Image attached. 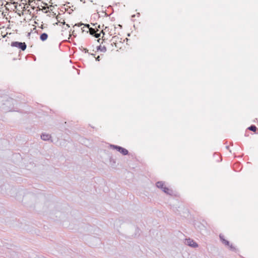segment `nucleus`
I'll list each match as a JSON object with an SVG mask.
<instances>
[{
  "instance_id": "nucleus-1",
  "label": "nucleus",
  "mask_w": 258,
  "mask_h": 258,
  "mask_svg": "<svg viewBox=\"0 0 258 258\" xmlns=\"http://www.w3.org/2000/svg\"><path fill=\"white\" fill-rule=\"evenodd\" d=\"M219 238L222 243L225 245L228 246L230 250L233 251H235L236 250V248L234 246H233L232 244H230L229 241L225 239L223 235L220 234L219 235Z\"/></svg>"
},
{
  "instance_id": "nucleus-2",
  "label": "nucleus",
  "mask_w": 258,
  "mask_h": 258,
  "mask_svg": "<svg viewBox=\"0 0 258 258\" xmlns=\"http://www.w3.org/2000/svg\"><path fill=\"white\" fill-rule=\"evenodd\" d=\"M11 46L12 47H17L22 51H24L27 48V44L25 42H21L19 41L12 42Z\"/></svg>"
},
{
  "instance_id": "nucleus-3",
  "label": "nucleus",
  "mask_w": 258,
  "mask_h": 258,
  "mask_svg": "<svg viewBox=\"0 0 258 258\" xmlns=\"http://www.w3.org/2000/svg\"><path fill=\"white\" fill-rule=\"evenodd\" d=\"M110 147L112 149L116 150L123 155H127L128 154V150L122 147L114 145H111Z\"/></svg>"
},
{
  "instance_id": "nucleus-4",
  "label": "nucleus",
  "mask_w": 258,
  "mask_h": 258,
  "mask_svg": "<svg viewBox=\"0 0 258 258\" xmlns=\"http://www.w3.org/2000/svg\"><path fill=\"white\" fill-rule=\"evenodd\" d=\"M185 244L193 248H196L198 247V244L194 241L193 239L190 238H188L185 239Z\"/></svg>"
},
{
  "instance_id": "nucleus-5",
  "label": "nucleus",
  "mask_w": 258,
  "mask_h": 258,
  "mask_svg": "<svg viewBox=\"0 0 258 258\" xmlns=\"http://www.w3.org/2000/svg\"><path fill=\"white\" fill-rule=\"evenodd\" d=\"M50 138V135L45 133H43L41 135V139L44 141H48Z\"/></svg>"
},
{
  "instance_id": "nucleus-6",
  "label": "nucleus",
  "mask_w": 258,
  "mask_h": 258,
  "mask_svg": "<svg viewBox=\"0 0 258 258\" xmlns=\"http://www.w3.org/2000/svg\"><path fill=\"white\" fill-rule=\"evenodd\" d=\"M48 38V35L46 33H42L40 36V39L41 41H44Z\"/></svg>"
},
{
  "instance_id": "nucleus-7",
  "label": "nucleus",
  "mask_w": 258,
  "mask_h": 258,
  "mask_svg": "<svg viewBox=\"0 0 258 258\" xmlns=\"http://www.w3.org/2000/svg\"><path fill=\"white\" fill-rule=\"evenodd\" d=\"M156 185L158 188H160L161 189H162L165 186L164 182L163 181H158L156 182Z\"/></svg>"
},
{
  "instance_id": "nucleus-8",
  "label": "nucleus",
  "mask_w": 258,
  "mask_h": 258,
  "mask_svg": "<svg viewBox=\"0 0 258 258\" xmlns=\"http://www.w3.org/2000/svg\"><path fill=\"white\" fill-rule=\"evenodd\" d=\"M96 49H97V51H101L102 52H105L106 51V48L105 46H102L101 45H99V46H97V47H96Z\"/></svg>"
},
{
  "instance_id": "nucleus-9",
  "label": "nucleus",
  "mask_w": 258,
  "mask_h": 258,
  "mask_svg": "<svg viewBox=\"0 0 258 258\" xmlns=\"http://www.w3.org/2000/svg\"><path fill=\"white\" fill-rule=\"evenodd\" d=\"M248 129L251 131L255 132L257 130V127H256V126L255 125L252 124V125H251L249 127H248Z\"/></svg>"
},
{
  "instance_id": "nucleus-10",
  "label": "nucleus",
  "mask_w": 258,
  "mask_h": 258,
  "mask_svg": "<svg viewBox=\"0 0 258 258\" xmlns=\"http://www.w3.org/2000/svg\"><path fill=\"white\" fill-rule=\"evenodd\" d=\"M165 191L166 192H164L165 193H166V194L167 195H172V193H173V191L172 189H169V188L168 187H166L165 188Z\"/></svg>"
},
{
  "instance_id": "nucleus-11",
  "label": "nucleus",
  "mask_w": 258,
  "mask_h": 258,
  "mask_svg": "<svg viewBox=\"0 0 258 258\" xmlns=\"http://www.w3.org/2000/svg\"><path fill=\"white\" fill-rule=\"evenodd\" d=\"M101 33H102L103 35H105V32L103 31H102L100 33H98L96 32L95 34L93 35V36H94L96 38H99L100 37Z\"/></svg>"
},
{
  "instance_id": "nucleus-12",
  "label": "nucleus",
  "mask_w": 258,
  "mask_h": 258,
  "mask_svg": "<svg viewBox=\"0 0 258 258\" xmlns=\"http://www.w3.org/2000/svg\"><path fill=\"white\" fill-rule=\"evenodd\" d=\"M89 32L91 35L93 36L96 32V31L95 29L93 28H90L89 29Z\"/></svg>"
},
{
  "instance_id": "nucleus-13",
  "label": "nucleus",
  "mask_w": 258,
  "mask_h": 258,
  "mask_svg": "<svg viewBox=\"0 0 258 258\" xmlns=\"http://www.w3.org/2000/svg\"><path fill=\"white\" fill-rule=\"evenodd\" d=\"M84 25V24H83V23H82V22H80V23H79L76 24L75 26H78V27H80V26H82V25Z\"/></svg>"
},
{
  "instance_id": "nucleus-14",
  "label": "nucleus",
  "mask_w": 258,
  "mask_h": 258,
  "mask_svg": "<svg viewBox=\"0 0 258 258\" xmlns=\"http://www.w3.org/2000/svg\"><path fill=\"white\" fill-rule=\"evenodd\" d=\"M82 51L84 52L85 53L88 52V50L86 48H83L82 49H81Z\"/></svg>"
},
{
  "instance_id": "nucleus-15",
  "label": "nucleus",
  "mask_w": 258,
  "mask_h": 258,
  "mask_svg": "<svg viewBox=\"0 0 258 258\" xmlns=\"http://www.w3.org/2000/svg\"><path fill=\"white\" fill-rule=\"evenodd\" d=\"M84 25L85 26V27L88 28L89 29H90V28H91L90 27V25L89 24H84Z\"/></svg>"
},
{
  "instance_id": "nucleus-16",
  "label": "nucleus",
  "mask_w": 258,
  "mask_h": 258,
  "mask_svg": "<svg viewBox=\"0 0 258 258\" xmlns=\"http://www.w3.org/2000/svg\"><path fill=\"white\" fill-rule=\"evenodd\" d=\"M100 60V57L98 55L97 57H96V60L99 61Z\"/></svg>"
},
{
  "instance_id": "nucleus-17",
  "label": "nucleus",
  "mask_w": 258,
  "mask_h": 258,
  "mask_svg": "<svg viewBox=\"0 0 258 258\" xmlns=\"http://www.w3.org/2000/svg\"><path fill=\"white\" fill-rule=\"evenodd\" d=\"M91 239H92V240H98V241H99L98 238H96L95 237H92Z\"/></svg>"
},
{
  "instance_id": "nucleus-18",
  "label": "nucleus",
  "mask_w": 258,
  "mask_h": 258,
  "mask_svg": "<svg viewBox=\"0 0 258 258\" xmlns=\"http://www.w3.org/2000/svg\"><path fill=\"white\" fill-rule=\"evenodd\" d=\"M167 187H166L165 186H164V187L162 189V190L164 192H166L165 191V188H166Z\"/></svg>"
},
{
  "instance_id": "nucleus-19",
  "label": "nucleus",
  "mask_w": 258,
  "mask_h": 258,
  "mask_svg": "<svg viewBox=\"0 0 258 258\" xmlns=\"http://www.w3.org/2000/svg\"><path fill=\"white\" fill-rule=\"evenodd\" d=\"M63 25H65L66 24V22L64 21V20H63V22H61Z\"/></svg>"
},
{
  "instance_id": "nucleus-20",
  "label": "nucleus",
  "mask_w": 258,
  "mask_h": 258,
  "mask_svg": "<svg viewBox=\"0 0 258 258\" xmlns=\"http://www.w3.org/2000/svg\"><path fill=\"white\" fill-rule=\"evenodd\" d=\"M93 26H96L97 24V23H91Z\"/></svg>"
},
{
  "instance_id": "nucleus-21",
  "label": "nucleus",
  "mask_w": 258,
  "mask_h": 258,
  "mask_svg": "<svg viewBox=\"0 0 258 258\" xmlns=\"http://www.w3.org/2000/svg\"><path fill=\"white\" fill-rule=\"evenodd\" d=\"M40 28L42 29H44V27H43V25H41V26H40Z\"/></svg>"
},
{
  "instance_id": "nucleus-22",
  "label": "nucleus",
  "mask_w": 258,
  "mask_h": 258,
  "mask_svg": "<svg viewBox=\"0 0 258 258\" xmlns=\"http://www.w3.org/2000/svg\"><path fill=\"white\" fill-rule=\"evenodd\" d=\"M137 16H138V17H139V16H140V13H138L137 14Z\"/></svg>"
},
{
  "instance_id": "nucleus-23",
  "label": "nucleus",
  "mask_w": 258,
  "mask_h": 258,
  "mask_svg": "<svg viewBox=\"0 0 258 258\" xmlns=\"http://www.w3.org/2000/svg\"><path fill=\"white\" fill-rule=\"evenodd\" d=\"M66 26H67V27H68V28H69V27H70V25H69V24H66Z\"/></svg>"
},
{
  "instance_id": "nucleus-24",
  "label": "nucleus",
  "mask_w": 258,
  "mask_h": 258,
  "mask_svg": "<svg viewBox=\"0 0 258 258\" xmlns=\"http://www.w3.org/2000/svg\"><path fill=\"white\" fill-rule=\"evenodd\" d=\"M97 27H98V28H101L100 25H98Z\"/></svg>"
},
{
  "instance_id": "nucleus-25",
  "label": "nucleus",
  "mask_w": 258,
  "mask_h": 258,
  "mask_svg": "<svg viewBox=\"0 0 258 258\" xmlns=\"http://www.w3.org/2000/svg\"><path fill=\"white\" fill-rule=\"evenodd\" d=\"M31 8H32V9H34L35 8V7H32V6H31Z\"/></svg>"
},
{
  "instance_id": "nucleus-26",
  "label": "nucleus",
  "mask_w": 258,
  "mask_h": 258,
  "mask_svg": "<svg viewBox=\"0 0 258 258\" xmlns=\"http://www.w3.org/2000/svg\"><path fill=\"white\" fill-rule=\"evenodd\" d=\"M135 17V15H133L132 16V18H134Z\"/></svg>"
},
{
  "instance_id": "nucleus-27",
  "label": "nucleus",
  "mask_w": 258,
  "mask_h": 258,
  "mask_svg": "<svg viewBox=\"0 0 258 258\" xmlns=\"http://www.w3.org/2000/svg\"><path fill=\"white\" fill-rule=\"evenodd\" d=\"M56 19L57 20V21H58L59 22H60V21H58V17H57Z\"/></svg>"
},
{
  "instance_id": "nucleus-28",
  "label": "nucleus",
  "mask_w": 258,
  "mask_h": 258,
  "mask_svg": "<svg viewBox=\"0 0 258 258\" xmlns=\"http://www.w3.org/2000/svg\"><path fill=\"white\" fill-rule=\"evenodd\" d=\"M67 4H68V5H69L70 3L69 2H68Z\"/></svg>"
},
{
  "instance_id": "nucleus-29",
  "label": "nucleus",
  "mask_w": 258,
  "mask_h": 258,
  "mask_svg": "<svg viewBox=\"0 0 258 258\" xmlns=\"http://www.w3.org/2000/svg\"><path fill=\"white\" fill-rule=\"evenodd\" d=\"M67 4H68V5H69L70 3L69 2H68Z\"/></svg>"
},
{
  "instance_id": "nucleus-30",
  "label": "nucleus",
  "mask_w": 258,
  "mask_h": 258,
  "mask_svg": "<svg viewBox=\"0 0 258 258\" xmlns=\"http://www.w3.org/2000/svg\"><path fill=\"white\" fill-rule=\"evenodd\" d=\"M91 54L92 55H95V54H93V53H91Z\"/></svg>"
},
{
  "instance_id": "nucleus-31",
  "label": "nucleus",
  "mask_w": 258,
  "mask_h": 258,
  "mask_svg": "<svg viewBox=\"0 0 258 258\" xmlns=\"http://www.w3.org/2000/svg\"><path fill=\"white\" fill-rule=\"evenodd\" d=\"M226 148H227V149L229 148V147H228V146H226Z\"/></svg>"
}]
</instances>
